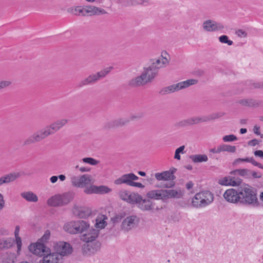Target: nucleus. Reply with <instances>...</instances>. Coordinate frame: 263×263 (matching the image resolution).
<instances>
[{"label":"nucleus","instance_id":"1","mask_svg":"<svg viewBox=\"0 0 263 263\" xmlns=\"http://www.w3.org/2000/svg\"><path fill=\"white\" fill-rule=\"evenodd\" d=\"M256 190L248 184L239 187L240 203L257 206L259 204Z\"/></svg>","mask_w":263,"mask_h":263},{"label":"nucleus","instance_id":"2","mask_svg":"<svg viewBox=\"0 0 263 263\" xmlns=\"http://www.w3.org/2000/svg\"><path fill=\"white\" fill-rule=\"evenodd\" d=\"M32 254L43 257L42 263H61V255L57 252L51 253L50 248H28Z\"/></svg>","mask_w":263,"mask_h":263},{"label":"nucleus","instance_id":"3","mask_svg":"<svg viewBox=\"0 0 263 263\" xmlns=\"http://www.w3.org/2000/svg\"><path fill=\"white\" fill-rule=\"evenodd\" d=\"M158 72L152 66L144 68L143 71L139 76L132 79L129 84L133 87L143 86L151 82L157 74Z\"/></svg>","mask_w":263,"mask_h":263},{"label":"nucleus","instance_id":"4","mask_svg":"<svg viewBox=\"0 0 263 263\" xmlns=\"http://www.w3.org/2000/svg\"><path fill=\"white\" fill-rule=\"evenodd\" d=\"M214 194L209 191H204L195 194L192 199V203L196 208H204L214 201Z\"/></svg>","mask_w":263,"mask_h":263},{"label":"nucleus","instance_id":"5","mask_svg":"<svg viewBox=\"0 0 263 263\" xmlns=\"http://www.w3.org/2000/svg\"><path fill=\"white\" fill-rule=\"evenodd\" d=\"M69 178L71 184L74 187L85 188L88 187L93 183V179L91 175L88 174L69 175Z\"/></svg>","mask_w":263,"mask_h":263},{"label":"nucleus","instance_id":"6","mask_svg":"<svg viewBox=\"0 0 263 263\" xmlns=\"http://www.w3.org/2000/svg\"><path fill=\"white\" fill-rule=\"evenodd\" d=\"M89 224L83 220L72 221L65 224L64 229L71 234L82 233L88 230Z\"/></svg>","mask_w":263,"mask_h":263},{"label":"nucleus","instance_id":"7","mask_svg":"<svg viewBox=\"0 0 263 263\" xmlns=\"http://www.w3.org/2000/svg\"><path fill=\"white\" fill-rule=\"evenodd\" d=\"M197 80L195 79H189L184 81H181L177 84H173L163 88L160 91L162 95H165L181 89L186 88L191 85L197 84Z\"/></svg>","mask_w":263,"mask_h":263},{"label":"nucleus","instance_id":"8","mask_svg":"<svg viewBox=\"0 0 263 263\" xmlns=\"http://www.w3.org/2000/svg\"><path fill=\"white\" fill-rule=\"evenodd\" d=\"M139 177L133 173L125 174L122 175L119 178L116 179L114 181V183L116 185H121L126 184V185L137 187L139 188H143L144 185L141 183L136 182L135 181L137 180Z\"/></svg>","mask_w":263,"mask_h":263},{"label":"nucleus","instance_id":"9","mask_svg":"<svg viewBox=\"0 0 263 263\" xmlns=\"http://www.w3.org/2000/svg\"><path fill=\"white\" fill-rule=\"evenodd\" d=\"M112 69V67H108L102 70L93 73L89 76L87 78L82 80L79 84L80 87H83L85 85L93 84L98 81L99 79L105 77Z\"/></svg>","mask_w":263,"mask_h":263},{"label":"nucleus","instance_id":"10","mask_svg":"<svg viewBox=\"0 0 263 263\" xmlns=\"http://www.w3.org/2000/svg\"><path fill=\"white\" fill-rule=\"evenodd\" d=\"M222 116L220 113H214L209 115L208 117H194L186 120L181 121L178 123L179 126H185L194 124H197L200 122H206L211 120L218 118Z\"/></svg>","mask_w":263,"mask_h":263},{"label":"nucleus","instance_id":"11","mask_svg":"<svg viewBox=\"0 0 263 263\" xmlns=\"http://www.w3.org/2000/svg\"><path fill=\"white\" fill-rule=\"evenodd\" d=\"M155 177L158 181H171L163 184L162 186L165 188H172L175 186V182L173 181L175 177L173 172L170 171H164L161 173H157Z\"/></svg>","mask_w":263,"mask_h":263},{"label":"nucleus","instance_id":"12","mask_svg":"<svg viewBox=\"0 0 263 263\" xmlns=\"http://www.w3.org/2000/svg\"><path fill=\"white\" fill-rule=\"evenodd\" d=\"M139 223V218L136 215H130L122 221L121 229L124 232H129L135 229Z\"/></svg>","mask_w":263,"mask_h":263},{"label":"nucleus","instance_id":"13","mask_svg":"<svg viewBox=\"0 0 263 263\" xmlns=\"http://www.w3.org/2000/svg\"><path fill=\"white\" fill-rule=\"evenodd\" d=\"M202 28L207 32H216L223 30L224 26L222 23L212 20H207L203 22Z\"/></svg>","mask_w":263,"mask_h":263},{"label":"nucleus","instance_id":"14","mask_svg":"<svg viewBox=\"0 0 263 263\" xmlns=\"http://www.w3.org/2000/svg\"><path fill=\"white\" fill-rule=\"evenodd\" d=\"M223 198L228 202L240 203L239 187L237 190L231 188L227 190L223 194Z\"/></svg>","mask_w":263,"mask_h":263},{"label":"nucleus","instance_id":"15","mask_svg":"<svg viewBox=\"0 0 263 263\" xmlns=\"http://www.w3.org/2000/svg\"><path fill=\"white\" fill-rule=\"evenodd\" d=\"M167 56L168 55L166 52H162L161 57L153 60L151 66L158 72L159 69L165 67L168 64V60Z\"/></svg>","mask_w":263,"mask_h":263},{"label":"nucleus","instance_id":"16","mask_svg":"<svg viewBox=\"0 0 263 263\" xmlns=\"http://www.w3.org/2000/svg\"><path fill=\"white\" fill-rule=\"evenodd\" d=\"M111 191V189L104 185L96 186L91 185L84 190V192L87 194H105Z\"/></svg>","mask_w":263,"mask_h":263},{"label":"nucleus","instance_id":"17","mask_svg":"<svg viewBox=\"0 0 263 263\" xmlns=\"http://www.w3.org/2000/svg\"><path fill=\"white\" fill-rule=\"evenodd\" d=\"M241 180L238 177H234L231 176H226L220 179L219 184L224 186H236L240 185Z\"/></svg>","mask_w":263,"mask_h":263},{"label":"nucleus","instance_id":"18","mask_svg":"<svg viewBox=\"0 0 263 263\" xmlns=\"http://www.w3.org/2000/svg\"><path fill=\"white\" fill-rule=\"evenodd\" d=\"M163 201H165L170 198H180L183 194L180 190L162 189Z\"/></svg>","mask_w":263,"mask_h":263},{"label":"nucleus","instance_id":"19","mask_svg":"<svg viewBox=\"0 0 263 263\" xmlns=\"http://www.w3.org/2000/svg\"><path fill=\"white\" fill-rule=\"evenodd\" d=\"M88 229V232L81 236V239L87 243L93 241L98 236V231L97 230L89 228Z\"/></svg>","mask_w":263,"mask_h":263},{"label":"nucleus","instance_id":"20","mask_svg":"<svg viewBox=\"0 0 263 263\" xmlns=\"http://www.w3.org/2000/svg\"><path fill=\"white\" fill-rule=\"evenodd\" d=\"M20 176V173L13 172L0 177V186L4 184H8L15 180Z\"/></svg>","mask_w":263,"mask_h":263},{"label":"nucleus","instance_id":"21","mask_svg":"<svg viewBox=\"0 0 263 263\" xmlns=\"http://www.w3.org/2000/svg\"><path fill=\"white\" fill-rule=\"evenodd\" d=\"M50 237V232L49 230L45 231L43 236L35 242L31 243L28 247H46L45 245Z\"/></svg>","mask_w":263,"mask_h":263},{"label":"nucleus","instance_id":"22","mask_svg":"<svg viewBox=\"0 0 263 263\" xmlns=\"http://www.w3.org/2000/svg\"><path fill=\"white\" fill-rule=\"evenodd\" d=\"M85 15H100L105 14V10L93 6H85L84 9Z\"/></svg>","mask_w":263,"mask_h":263},{"label":"nucleus","instance_id":"23","mask_svg":"<svg viewBox=\"0 0 263 263\" xmlns=\"http://www.w3.org/2000/svg\"><path fill=\"white\" fill-rule=\"evenodd\" d=\"M107 219L106 215L99 214L96 217L95 227L97 229H104L107 225Z\"/></svg>","mask_w":263,"mask_h":263},{"label":"nucleus","instance_id":"24","mask_svg":"<svg viewBox=\"0 0 263 263\" xmlns=\"http://www.w3.org/2000/svg\"><path fill=\"white\" fill-rule=\"evenodd\" d=\"M74 214L80 218H86L91 214V210L88 208H80L73 211Z\"/></svg>","mask_w":263,"mask_h":263},{"label":"nucleus","instance_id":"25","mask_svg":"<svg viewBox=\"0 0 263 263\" xmlns=\"http://www.w3.org/2000/svg\"><path fill=\"white\" fill-rule=\"evenodd\" d=\"M129 120L126 119H119L117 120H112L105 125L106 128H115L120 126L124 125L127 123Z\"/></svg>","mask_w":263,"mask_h":263},{"label":"nucleus","instance_id":"26","mask_svg":"<svg viewBox=\"0 0 263 263\" xmlns=\"http://www.w3.org/2000/svg\"><path fill=\"white\" fill-rule=\"evenodd\" d=\"M241 162H250L252 163L253 165L258 166L259 168L263 169V165L255 161L252 157H247L245 158H237L234 160L233 164L234 165H237Z\"/></svg>","mask_w":263,"mask_h":263},{"label":"nucleus","instance_id":"27","mask_svg":"<svg viewBox=\"0 0 263 263\" xmlns=\"http://www.w3.org/2000/svg\"><path fill=\"white\" fill-rule=\"evenodd\" d=\"M141 200L142 196L138 193L130 192L126 202L131 204H134L139 202Z\"/></svg>","mask_w":263,"mask_h":263},{"label":"nucleus","instance_id":"28","mask_svg":"<svg viewBox=\"0 0 263 263\" xmlns=\"http://www.w3.org/2000/svg\"><path fill=\"white\" fill-rule=\"evenodd\" d=\"M138 207L143 211H150L154 209L152 202L149 200L143 199L137 203Z\"/></svg>","mask_w":263,"mask_h":263},{"label":"nucleus","instance_id":"29","mask_svg":"<svg viewBox=\"0 0 263 263\" xmlns=\"http://www.w3.org/2000/svg\"><path fill=\"white\" fill-rule=\"evenodd\" d=\"M68 120L66 119H62L56 121L49 126H50L52 131L54 133L65 126L68 123Z\"/></svg>","mask_w":263,"mask_h":263},{"label":"nucleus","instance_id":"30","mask_svg":"<svg viewBox=\"0 0 263 263\" xmlns=\"http://www.w3.org/2000/svg\"><path fill=\"white\" fill-rule=\"evenodd\" d=\"M147 198L163 201L162 190H152L146 194Z\"/></svg>","mask_w":263,"mask_h":263},{"label":"nucleus","instance_id":"31","mask_svg":"<svg viewBox=\"0 0 263 263\" xmlns=\"http://www.w3.org/2000/svg\"><path fill=\"white\" fill-rule=\"evenodd\" d=\"M21 195L24 199L29 202H35L38 200L37 196L30 191L23 192Z\"/></svg>","mask_w":263,"mask_h":263},{"label":"nucleus","instance_id":"32","mask_svg":"<svg viewBox=\"0 0 263 263\" xmlns=\"http://www.w3.org/2000/svg\"><path fill=\"white\" fill-rule=\"evenodd\" d=\"M190 158L194 163L205 162L208 160V157L205 154L192 155L190 156Z\"/></svg>","mask_w":263,"mask_h":263},{"label":"nucleus","instance_id":"33","mask_svg":"<svg viewBox=\"0 0 263 263\" xmlns=\"http://www.w3.org/2000/svg\"><path fill=\"white\" fill-rule=\"evenodd\" d=\"M84 9L85 7L77 6L74 8L72 7L69 8L68 11L74 15L85 16V13Z\"/></svg>","mask_w":263,"mask_h":263},{"label":"nucleus","instance_id":"34","mask_svg":"<svg viewBox=\"0 0 263 263\" xmlns=\"http://www.w3.org/2000/svg\"><path fill=\"white\" fill-rule=\"evenodd\" d=\"M47 204L52 206H61L60 195H56L49 198L47 200Z\"/></svg>","mask_w":263,"mask_h":263},{"label":"nucleus","instance_id":"35","mask_svg":"<svg viewBox=\"0 0 263 263\" xmlns=\"http://www.w3.org/2000/svg\"><path fill=\"white\" fill-rule=\"evenodd\" d=\"M72 199L71 193H67L60 195V205H63L68 204Z\"/></svg>","mask_w":263,"mask_h":263},{"label":"nucleus","instance_id":"36","mask_svg":"<svg viewBox=\"0 0 263 263\" xmlns=\"http://www.w3.org/2000/svg\"><path fill=\"white\" fill-rule=\"evenodd\" d=\"M220 152H227L229 153H235L236 152V147L235 146H232L226 144H222L219 145Z\"/></svg>","mask_w":263,"mask_h":263},{"label":"nucleus","instance_id":"37","mask_svg":"<svg viewBox=\"0 0 263 263\" xmlns=\"http://www.w3.org/2000/svg\"><path fill=\"white\" fill-rule=\"evenodd\" d=\"M99 251V248H82L83 255L89 256L94 255Z\"/></svg>","mask_w":263,"mask_h":263},{"label":"nucleus","instance_id":"38","mask_svg":"<svg viewBox=\"0 0 263 263\" xmlns=\"http://www.w3.org/2000/svg\"><path fill=\"white\" fill-rule=\"evenodd\" d=\"M38 132H39L43 139L48 137V136L54 134L53 132L52 131V129L49 125L47 126L45 128L41 129Z\"/></svg>","mask_w":263,"mask_h":263},{"label":"nucleus","instance_id":"39","mask_svg":"<svg viewBox=\"0 0 263 263\" xmlns=\"http://www.w3.org/2000/svg\"><path fill=\"white\" fill-rule=\"evenodd\" d=\"M124 217V214L123 213L116 214L111 218V221L113 224L118 223L121 221Z\"/></svg>","mask_w":263,"mask_h":263},{"label":"nucleus","instance_id":"40","mask_svg":"<svg viewBox=\"0 0 263 263\" xmlns=\"http://www.w3.org/2000/svg\"><path fill=\"white\" fill-rule=\"evenodd\" d=\"M130 191L126 190L125 189H122L120 190L118 192V195L120 198L124 201H126V199L128 198V194Z\"/></svg>","mask_w":263,"mask_h":263},{"label":"nucleus","instance_id":"41","mask_svg":"<svg viewBox=\"0 0 263 263\" xmlns=\"http://www.w3.org/2000/svg\"><path fill=\"white\" fill-rule=\"evenodd\" d=\"M81 161L84 163L89 164L91 165H96L99 163L98 161L91 157L84 158Z\"/></svg>","mask_w":263,"mask_h":263},{"label":"nucleus","instance_id":"42","mask_svg":"<svg viewBox=\"0 0 263 263\" xmlns=\"http://www.w3.org/2000/svg\"><path fill=\"white\" fill-rule=\"evenodd\" d=\"M249 170L247 169H239V170H236L235 171H232L230 174H239L240 176H246L248 175Z\"/></svg>","mask_w":263,"mask_h":263},{"label":"nucleus","instance_id":"43","mask_svg":"<svg viewBox=\"0 0 263 263\" xmlns=\"http://www.w3.org/2000/svg\"><path fill=\"white\" fill-rule=\"evenodd\" d=\"M62 251L61 253H59L61 255V259L62 257L70 254L73 251V248H61Z\"/></svg>","mask_w":263,"mask_h":263},{"label":"nucleus","instance_id":"44","mask_svg":"<svg viewBox=\"0 0 263 263\" xmlns=\"http://www.w3.org/2000/svg\"><path fill=\"white\" fill-rule=\"evenodd\" d=\"M219 42L222 43L227 44L228 45H232L233 43V41L229 40V37L226 35H222L219 37Z\"/></svg>","mask_w":263,"mask_h":263},{"label":"nucleus","instance_id":"45","mask_svg":"<svg viewBox=\"0 0 263 263\" xmlns=\"http://www.w3.org/2000/svg\"><path fill=\"white\" fill-rule=\"evenodd\" d=\"M222 140L225 142H229L237 140V138L234 135H229L223 136Z\"/></svg>","mask_w":263,"mask_h":263},{"label":"nucleus","instance_id":"46","mask_svg":"<svg viewBox=\"0 0 263 263\" xmlns=\"http://www.w3.org/2000/svg\"><path fill=\"white\" fill-rule=\"evenodd\" d=\"M185 148V146L184 145L180 146L179 148H177L175 151L174 158L177 160L180 159V154L181 153H183V151Z\"/></svg>","mask_w":263,"mask_h":263},{"label":"nucleus","instance_id":"47","mask_svg":"<svg viewBox=\"0 0 263 263\" xmlns=\"http://www.w3.org/2000/svg\"><path fill=\"white\" fill-rule=\"evenodd\" d=\"M35 140H34V137L33 136V135H32L31 136H30V137H29L28 138H27L24 142V145H30L32 143H35Z\"/></svg>","mask_w":263,"mask_h":263},{"label":"nucleus","instance_id":"48","mask_svg":"<svg viewBox=\"0 0 263 263\" xmlns=\"http://www.w3.org/2000/svg\"><path fill=\"white\" fill-rule=\"evenodd\" d=\"M76 169L79 170V171L81 173H86L90 171L91 168L89 167L85 166H81L79 167L78 165L75 166Z\"/></svg>","mask_w":263,"mask_h":263},{"label":"nucleus","instance_id":"49","mask_svg":"<svg viewBox=\"0 0 263 263\" xmlns=\"http://www.w3.org/2000/svg\"><path fill=\"white\" fill-rule=\"evenodd\" d=\"M236 34L240 37H246L247 36V33L241 29L238 30L236 31Z\"/></svg>","mask_w":263,"mask_h":263},{"label":"nucleus","instance_id":"50","mask_svg":"<svg viewBox=\"0 0 263 263\" xmlns=\"http://www.w3.org/2000/svg\"><path fill=\"white\" fill-rule=\"evenodd\" d=\"M11 84L9 81H0V89L9 86Z\"/></svg>","mask_w":263,"mask_h":263},{"label":"nucleus","instance_id":"51","mask_svg":"<svg viewBox=\"0 0 263 263\" xmlns=\"http://www.w3.org/2000/svg\"><path fill=\"white\" fill-rule=\"evenodd\" d=\"M32 135L36 142H39L43 139L38 131L34 133Z\"/></svg>","mask_w":263,"mask_h":263},{"label":"nucleus","instance_id":"52","mask_svg":"<svg viewBox=\"0 0 263 263\" xmlns=\"http://www.w3.org/2000/svg\"><path fill=\"white\" fill-rule=\"evenodd\" d=\"M258 144L259 141L256 139L250 140L248 143V144L252 146H255Z\"/></svg>","mask_w":263,"mask_h":263},{"label":"nucleus","instance_id":"53","mask_svg":"<svg viewBox=\"0 0 263 263\" xmlns=\"http://www.w3.org/2000/svg\"><path fill=\"white\" fill-rule=\"evenodd\" d=\"M5 206V201L3 195L0 193V210H2Z\"/></svg>","mask_w":263,"mask_h":263},{"label":"nucleus","instance_id":"54","mask_svg":"<svg viewBox=\"0 0 263 263\" xmlns=\"http://www.w3.org/2000/svg\"><path fill=\"white\" fill-rule=\"evenodd\" d=\"M55 247H70L69 243L66 242L60 241L59 243L57 244Z\"/></svg>","mask_w":263,"mask_h":263},{"label":"nucleus","instance_id":"55","mask_svg":"<svg viewBox=\"0 0 263 263\" xmlns=\"http://www.w3.org/2000/svg\"><path fill=\"white\" fill-rule=\"evenodd\" d=\"M15 238L17 247H22V243L21 238L20 236L15 237Z\"/></svg>","mask_w":263,"mask_h":263},{"label":"nucleus","instance_id":"56","mask_svg":"<svg viewBox=\"0 0 263 263\" xmlns=\"http://www.w3.org/2000/svg\"><path fill=\"white\" fill-rule=\"evenodd\" d=\"M210 152L213 154H219L220 153L219 146L217 148H213L210 149Z\"/></svg>","mask_w":263,"mask_h":263},{"label":"nucleus","instance_id":"57","mask_svg":"<svg viewBox=\"0 0 263 263\" xmlns=\"http://www.w3.org/2000/svg\"><path fill=\"white\" fill-rule=\"evenodd\" d=\"M254 155L256 156H258V157L263 158V151H262L261 150L256 151L254 152Z\"/></svg>","mask_w":263,"mask_h":263},{"label":"nucleus","instance_id":"58","mask_svg":"<svg viewBox=\"0 0 263 263\" xmlns=\"http://www.w3.org/2000/svg\"><path fill=\"white\" fill-rule=\"evenodd\" d=\"M259 129H260L259 126H258L257 125H255L253 128V132L255 134H256L257 135H259L260 134V132H259Z\"/></svg>","mask_w":263,"mask_h":263},{"label":"nucleus","instance_id":"59","mask_svg":"<svg viewBox=\"0 0 263 263\" xmlns=\"http://www.w3.org/2000/svg\"><path fill=\"white\" fill-rule=\"evenodd\" d=\"M58 180V177L57 176H52L50 178V181L51 183H54L57 182Z\"/></svg>","mask_w":263,"mask_h":263},{"label":"nucleus","instance_id":"60","mask_svg":"<svg viewBox=\"0 0 263 263\" xmlns=\"http://www.w3.org/2000/svg\"><path fill=\"white\" fill-rule=\"evenodd\" d=\"M193 185V183L192 181H189L186 184V187L188 190H190L192 189Z\"/></svg>","mask_w":263,"mask_h":263},{"label":"nucleus","instance_id":"61","mask_svg":"<svg viewBox=\"0 0 263 263\" xmlns=\"http://www.w3.org/2000/svg\"><path fill=\"white\" fill-rule=\"evenodd\" d=\"M20 233V227L17 226L15 227V231H14V236L15 237L19 236Z\"/></svg>","mask_w":263,"mask_h":263},{"label":"nucleus","instance_id":"62","mask_svg":"<svg viewBox=\"0 0 263 263\" xmlns=\"http://www.w3.org/2000/svg\"><path fill=\"white\" fill-rule=\"evenodd\" d=\"M252 175L254 178H260L261 177V175L260 174H258L255 172H253L252 173Z\"/></svg>","mask_w":263,"mask_h":263},{"label":"nucleus","instance_id":"63","mask_svg":"<svg viewBox=\"0 0 263 263\" xmlns=\"http://www.w3.org/2000/svg\"><path fill=\"white\" fill-rule=\"evenodd\" d=\"M58 177V179H59L61 181H64L66 179V177L64 175H60Z\"/></svg>","mask_w":263,"mask_h":263},{"label":"nucleus","instance_id":"64","mask_svg":"<svg viewBox=\"0 0 263 263\" xmlns=\"http://www.w3.org/2000/svg\"><path fill=\"white\" fill-rule=\"evenodd\" d=\"M8 234L7 231L5 230L4 229H0V235H6Z\"/></svg>","mask_w":263,"mask_h":263}]
</instances>
